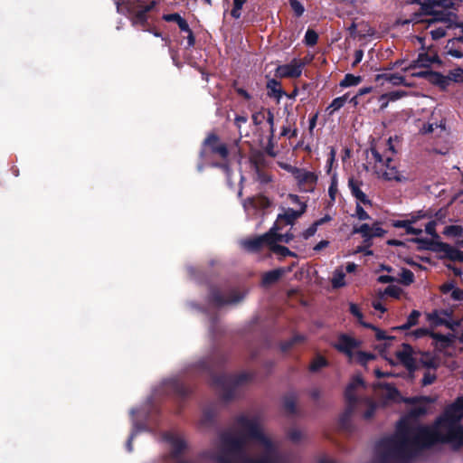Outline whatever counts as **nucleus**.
I'll use <instances>...</instances> for the list:
<instances>
[{
    "instance_id": "c756f323",
    "label": "nucleus",
    "mask_w": 463,
    "mask_h": 463,
    "mask_svg": "<svg viewBox=\"0 0 463 463\" xmlns=\"http://www.w3.org/2000/svg\"><path fill=\"white\" fill-rule=\"evenodd\" d=\"M349 103L348 96L345 95L343 97L336 98L333 100L331 105L328 107V113L333 114L336 112L340 108L344 107L346 103Z\"/></svg>"
},
{
    "instance_id": "2f4dec72",
    "label": "nucleus",
    "mask_w": 463,
    "mask_h": 463,
    "mask_svg": "<svg viewBox=\"0 0 463 463\" xmlns=\"http://www.w3.org/2000/svg\"><path fill=\"white\" fill-rule=\"evenodd\" d=\"M403 95L401 91H393L388 94L383 95L379 101H380V107L383 109L387 106L389 100H396L400 99Z\"/></svg>"
},
{
    "instance_id": "aec40b11",
    "label": "nucleus",
    "mask_w": 463,
    "mask_h": 463,
    "mask_svg": "<svg viewBox=\"0 0 463 463\" xmlns=\"http://www.w3.org/2000/svg\"><path fill=\"white\" fill-rule=\"evenodd\" d=\"M430 337L435 342V347L439 350L449 346L455 340V335L453 334L442 335L432 332L430 334Z\"/></svg>"
},
{
    "instance_id": "5fc2aeb1",
    "label": "nucleus",
    "mask_w": 463,
    "mask_h": 463,
    "mask_svg": "<svg viewBox=\"0 0 463 463\" xmlns=\"http://www.w3.org/2000/svg\"><path fill=\"white\" fill-rule=\"evenodd\" d=\"M118 5V11L122 12L123 11V5H125L128 12L131 13L134 12V5L130 2H125V0H122L121 3H117Z\"/></svg>"
},
{
    "instance_id": "052dcab7",
    "label": "nucleus",
    "mask_w": 463,
    "mask_h": 463,
    "mask_svg": "<svg viewBox=\"0 0 463 463\" xmlns=\"http://www.w3.org/2000/svg\"><path fill=\"white\" fill-rule=\"evenodd\" d=\"M455 284L454 282H448V283H445L443 284L441 287H440V290L443 294H451L452 290L455 288Z\"/></svg>"
},
{
    "instance_id": "a18cd8bd",
    "label": "nucleus",
    "mask_w": 463,
    "mask_h": 463,
    "mask_svg": "<svg viewBox=\"0 0 463 463\" xmlns=\"http://www.w3.org/2000/svg\"><path fill=\"white\" fill-rule=\"evenodd\" d=\"M243 3L244 0H234L233 8L231 12L232 17L237 19L241 16V9L242 7Z\"/></svg>"
},
{
    "instance_id": "37998d69",
    "label": "nucleus",
    "mask_w": 463,
    "mask_h": 463,
    "mask_svg": "<svg viewBox=\"0 0 463 463\" xmlns=\"http://www.w3.org/2000/svg\"><path fill=\"white\" fill-rule=\"evenodd\" d=\"M384 80L393 85H400L403 83V78L399 74H384Z\"/></svg>"
},
{
    "instance_id": "603ef678",
    "label": "nucleus",
    "mask_w": 463,
    "mask_h": 463,
    "mask_svg": "<svg viewBox=\"0 0 463 463\" xmlns=\"http://www.w3.org/2000/svg\"><path fill=\"white\" fill-rule=\"evenodd\" d=\"M288 437L292 441L297 442L302 439L303 433L298 429H292L288 432Z\"/></svg>"
},
{
    "instance_id": "58836bf2",
    "label": "nucleus",
    "mask_w": 463,
    "mask_h": 463,
    "mask_svg": "<svg viewBox=\"0 0 463 463\" xmlns=\"http://www.w3.org/2000/svg\"><path fill=\"white\" fill-rule=\"evenodd\" d=\"M449 83L451 82H462L463 81V70L455 69L449 72L447 75Z\"/></svg>"
},
{
    "instance_id": "ddd939ff",
    "label": "nucleus",
    "mask_w": 463,
    "mask_h": 463,
    "mask_svg": "<svg viewBox=\"0 0 463 463\" xmlns=\"http://www.w3.org/2000/svg\"><path fill=\"white\" fill-rule=\"evenodd\" d=\"M359 344L356 339L347 335H341L335 344V346L338 351L347 355L349 359H353L356 349L359 347Z\"/></svg>"
},
{
    "instance_id": "1a4fd4ad",
    "label": "nucleus",
    "mask_w": 463,
    "mask_h": 463,
    "mask_svg": "<svg viewBox=\"0 0 463 463\" xmlns=\"http://www.w3.org/2000/svg\"><path fill=\"white\" fill-rule=\"evenodd\" d=\"M427 214L420 211L411 214L410 219L393 221L392 226L404 229L407 234L420 235L422 232V228L416 227L414 224L418 220L425 218Z\"/></svg>"
},
{
    "instance_id": "864d4df0",
    "label": "nucleus",
    "mask_w": 463,
    "mask_h": 463,
    "mask_svg": "<svg viewBox=\"0 0 463 463\" xmlns=\"http://www.w3.org/2000/svg\"><path fill=\"white\" fill-rule=\"evenodd\" d=\"M317 228L318 227L314 222L311 226H309L307 229H306L303 232V233H302L303 238L307 240L308 238L314 236L317 231Z\"/></svg>"
},
{
    "instance_id": "39448f33",
    "label": "nucleus",
    "mask_w": 463,
    "mask_h": 463,
    "mask_svg": "<svg viewBox=\"0 0 463 463\" xmlns=\"http://www.w3.org/2000/svg\"><path fill=\"white\" fill-rule=\"evenodd\" d=\"M273 234L274 230L271 232H266L265 234L256 237L254 239L244 241L243 246L249 250L252 251L258 250L259 249L267 246L270 249L272 252L276 253L279 257H296V253L289 250L287 247L274 244V240L272 241Z\"/></svg>"
},
{
    "instance_id": "13d9d810",
    "label": "nucleus",
    "mask_w": 463,
    "mask_h": 463,
    "mask_svg": "<svg viewBox=\"0 0 463 463\" xmlns=\"http://www.w3.org/2000/svg\"><path fill=\"white\" fill-rule=\"evenodd\" d=\"M432 332H430L428 329L426 328H419V329H416L414 330L411 335L415 337V338H420V337H423L425 335H428L431 334Z\"/></svg>"
},
{
    "instance_id": "473e14b6",
    "label": "nucleus",
    "mask_w": 463,
    "mask_h": 463,
    "mask_svg": "<svg viewBox=\"0 0 463 463\" xmlns=\"http://www.w3.org/2000/svg\"><path fill=\"white\" fill-rule=\"evenodd\" d=\"M374 358V355L369 353L361 352L356 349L354 353V356L352 360H355L361 364H366L369 361L373 360Z\"/></svg>"
},
{
    "instance_id": "69168bd1",
    "label": "nucleus",
    "mask_w": 463,
    "mask_h": 463,
    "mask_svg": "<svg viewBox=\"0 0 463 463\" xmlns=\"http://www.w3.org/2000/svg\"><path fill=\"white\" fill-rule=\"evenodd\" d=\"M430 33L433 39H439L445 35L446 32L443 28L439 27L435 30H432Z\"/></svg>"
},
{
    "instance_id": "b1692460",
    "label": "nucleus",
    "mask_w": 463,
    "mask_h": 463,
    "mask_svg": "<svg viewBox=\"0 0 463 463\" xmlns=\"http://www.w3.org/2000/svg\"><path fill=\"white\" fill-rule=\"evenodd\" d=\"M438 61L435 53H420L418 59L414 61L417 67H430L433 62Z\"/></svg>"
},
{
    "instance_id": "774afa93",
    "label": "nucleus",
    "mask_w": 463,
    "mask_h": 463,
    "mask_svg": "<svg viewBox=\"0 0 463 463\" xmlns=\"http://www.w3.org/2000/svg\"><path fill=\"white\" fill-rule=\"evenodd\" d=\"M329 245V241H326V240H322L321 241H319L315 247H314V250L315 251H320L322 250L323 249L326 248L327 246Z\"/></svg>"
},
{
    "instance_id": "f8f14e48",
    "label": "nucleus",
    "mask_w": 463,
    "mask_h": 463,
    "mask_svg": "<svg viewBox=\"0 0 463 463\" xmlns=\"http://www.w3.org/2000/svg\"><path fill=\"white\" fill-rule=\"evenodd\" d=\"M364 383L363 380L356 376L354 377L352 382L348 384V386L345 389V399L348 402V408H347V413L350 414L354 410V407L356 403L358 402L356 392L360 388H364Z\"/></svg>"
},
{
    "instance_id": "bb28decb",
    "label": "nucleus",
    "mask_w": 463,
    "mask_h": 463,
    "mask_svg": "<svg viewBox=\"0 0 463 463\" xmlns=\"http://www.w3.org/2000/svg\"><path fill=\"white\" fill-rule=\"evenodd\" d=\"M420 317V313L418 310H413L407 317L406 323L398 327H395L394 329H399V330L409 329L418 323V319Z\"/></svg>"
},
{
    "instance_id": "c03bdc74",
    "label": "nucleus",
    "mask_w": 463,
    "mask_h": 463,
    "mask_svg": "<svg viewBox=\"0 0 463 463\" xmlns=\"http://www.w3.org/2000/svg\"><path fill=\"white\" fill-rule=\"evenodd\" d=\"M317 33L313 30H307L305 35V42L307 45H314L317 42Z\"/></svg>"
},
{
    "instance_id": "c9c22d12",
    "label": "nucleus",
    "mask_w": 463,
    "mask_h": 463,
    "mask_svg": "<svg viewBox=\"0 0 463 463\" xmlns=\"http://www.w3.org/2000/svg\"><path fill=\"white\" fill-rule=\"evenodd\" d=\"M455 42H450L446 46V53L453 58L460 59L463 57V52L460 49L454 48Z\"/></svg>"
},
{
    "instance_id": "79ce46f5",
    "label": "nucleus",
    "mask_w": 463,
    "mask_h": 463,
    "mask_svg": "<svg viewBox=\"0 0 463 463\" xmlns=\"http://www.w3.org/2000/svg\"><path fill=\"white\" fill-rule=\"evenodd\" d=\"M350 312L352 315H354L358 319V321L364 326H365V327L371 326L370 324H366V323L363 322V315H362L359 307L355 304H350Z\"/></svg>"
},
{
    "instance_id": "f257e3e1",
    "label": "nucleus",
    "mask_w": 463,
    "mask_h": 463,
    "mask_svg": "<svg viewBox=\"0 0 463 463\" xmlns=\"http://www.w3.org/2000/svg\"><path fill=\"white\" fill-rule=\"evenodd\" d=\"M163 439L175 463H203L205 458L216 463H288L277 442L264 431L260 417L251 413L238 415L232 426L221 433L218 444L199 458L180 459L187 449L181 434L169 431Z\"/></svg>"
},
{
    "instance_id": "9d476101",
    "label": "nucleus",
    "mask_w": 463,
    "mask_h": 463,
    "mask_svg": "<svg viewBox=\"0 0 463 463\" xmlns=\"http://www.w3.org/2000/svg\"><path fill=\"white\" fill-rule=\"evenodd\" d=\"M304 65L302 61L294 59L288 64L278 66L276 76L280 78H298L301 75Z\"/></svg>"
},
{
    "instance_id": "bf43d9fd",
    "label": "nucleus",
    "mask_w": 463,
    "mask_h": 463,
    "mask_svg": "<svg viewBox=\"0 0 463 463\" xmlns=\"http://www.w3.org/2000/svg\"><path fill=\"white\" fill-rule=\"evenodd\" d=\"M426 13H431L433 5L431 0H417Z\"/></svg>"
},
{
    "instance_id": "a878e982",
    "label": "nucleus",
    "mask_w": 463,
    "mask_h": 463,
    "mask_svg": "<svg viewBox=\"0 0 463 463\" xmlns=\"http://www.w3.org/2000/svg\"><path fill=\"white\" fill-rule=\"evenodd\" d=\"M163 386H164V392H165V393H170V392L183 393V386L180 384V383L176 379H168V380L164 381Z\"/></svg>"
},
{
    "instance_id": "f3484780",
    "label": "nucleus",
    "mask_w": 463,
    "mask_h": 463,
    "mask_svg": "<svg viewBox=\"0 0 463 463\" xmlns=\"http://www.w3.org/2000/svg\"><path fill=\"white\" fill-rule=\"evenodd\" d=\"M306 207L305 203H300V208L298 210L288 208L285 210L284 213L278 216L275 223L280 226V223L284 222L287 225H292L293 222L305 213Z\"/></svg>"
},
{
    "instance_id": "3c124183",
    "label": "nucleus",
    "mask_w": 463,
    "mask_h": 463,
    "mask_svg": "<svg viewBox=\"0 0 463 463\" xmlns=\"http://www.w3.org/2000/svg\"><path fill=\"white\" fill-rule=\"evenodd\" d=\"M284 407L288 412H295L296 402L293 397H287L284 401Z\"/></svg>"
},
{
    "instance_id": "c85d7f7f",
    "label": "nucleus",
    "mask_w": 463,
    "mask_h": 463,
    "mask_svg": "<svg viewBox=\"0 0 463 463\" xmlns=\"http://www.w3.org/2000/svg\"><path fill=\"white\" fill-rule=\"evenodd\" d=\"M430 80L439 86L442 90H446L449 85L448 76H444L439 73H432L430 75Z\"/></svg>"
},
{
    "instance_id": "393cba45",
    "label": "nucleus",
    "mask_w": 463,
    "mask_h": 463,
    "mask_svg": "<svg viewBox=\"0 0 463 463\" xmlns=\"http://www.w3.org/2000/svg\"><path fill=\"white\" fill-rule=\"evenodd\" d=\"M345 273L344 269L342 267L335 269V271L333 272V276L331 279V283H332L333 288H341V287L345 286Z\"/></svg>"
},
{
    "instance_id": "8fccbe9b",
    "label": "nucleus",
    "mask_w": 463,
    "mask_h": 463,
    "mask_svg": "<svg viewBox=\"0 0 463 463\" xmlns=\"http://www.w3.org/2000/svg\"><path fill=\"white\" fill-rule=\"evenodd\" d=\"M290 7L298 16L304 13V7L298 0H289Z\"/></svg>"
},
{
    "instance_id": "9b49d317",
    "label": "nucleus",
    "mask_w": 463,
    "mask_h": 463,
    "mask_svg": "<svg viewBox=\"0 0 463 463\" xmlns=\"http://www.w3.org/2000/svg\"><path fill=\"white\" fill-rule=\"evenodd\" d=\"M269 204V201L265 197H252L243 203V208L249 218H254Z\"/></svg>"
},
{
    "instance_id": "f704fd0d",
    "label": "nucleus",
    "mask_w": 463,
    "mask_h": 463,
    "mask_svg": "<svg viewBox=\"0 0 463 463\" xmlns=\"http://www.w3.org/2000/svg\"><path fill=\"white\" fill-rule=\"evenodd\" d=\"M214 415H215V411L213 409H210V408L204 409L203 411L201 420H200L201 425H203V426L209 425L212 422V420H213Z\"/></svg>"
},
{
    "instance_id": "de8ad7c7",
    "label": "nucleus",
    "mask_w": 463,
    "mask_h": 463,
    "mask_svg": "<svg viewBox=\"0 0 463 463\" xmlns=\"http://www.w3.org/2000/svg\"><path fill=\"white\" fill-rule=\"evenodd\" d=\"M354 216L361 221L370 219L369 214L364 210L362 205H359V203L356 204Z\"/></svg>"
},
{
    "instance_id": "72a5a7b5",
    "label": "nucleus",
    "mask_w": 463,
    "mask_h": 463,
    "mask_svg": "<svg viewBox=\"0 0 463 463\" xmlns=\"http://www.w3.org/2000/svg\"><path fill=\"white\" fill-rule=\"evenodd\" d=\"M362 81V78L360 76H354L353 74H346L344 80L341 81L340 85L342 87H350L358 85Z\"/></svg>"
},
{
    "instance_id": "7c9ffc66",
    "label": "nucleus",
    "mask_w": 463,
    "mask_h": 463,
    "mask_svg": "<svg viewBox=\"0 0 463 463\" xmlns=\"http://www.w3.org/2000/svg\"><path fill=\"white\" fill-rule=\"evenodd\" d=\"M361 403H363L366 408L364 413V418L366 420L372 418L377 409V403L371 399H364L361 401Z\"/></svg>"
},
{
    "instance_id": "6e6d98bb",
    "label": "nucleus",
    "mask_w": 463,
    "mask_h": 463,
    "mask_svg": "<svg viewBox=\"0 0 463 463\" xmlns=\"http://www.w3.org/2000/svg\"><path fill=\"white\" fill-rule=\"evenodd\" d=\"M449 296L454 300H463V289L455 287V288L452 290Z\"/></svg>"
},
{
    "instance_id": "0eeeda50",
    "label": "nucleus",
    "mask_w": 463,
    "mask_h": 463,
    "mask_svg": "<svg viewBox=\"0 0 463 463\" xmlns=\"http://www.w3.org/2000/svg\"><path fill=\"white\" fill-rule=\"evenodd\" d=\"M427 320L433 326H446L454 330L458 323L452 317V311L449 309H436L426 314Z\"/></svg>"
},
{
    "instance_id": "0e129e2a",
    "label": "nucleus",
    "mask_w": 463,
    "mask_h": 463,
    "mask_svg": "<svg viewBox=\"0 0 463 463\" xmlns=\"http://www.w3.org/2000/svg\"><path fill=\"white\" fill-rule=\"evenodd\" d=\"M370 327L375 331V336L378 340L392 339L393 338V337H388L384 331L377 329V328L373 327L372 325Z\"/></svg>"
},
{
    "instance_id": "4be33fe9",
    "label": "nucleus",
    "mask_w": 463,
    "mask_h": 463,
    "mask_svg": "<svg viewBox=\"0 0 463 463\" xmlns=\"http://www.w3.org/2000/svg\"><path fill=\"white\" fill-rule=\"evenodd\" d=\"M290 268L288 269H276L273 270H270L267 273H265L262 277V283L266 286L270 285L274 282H276L283 274L289 271Z\"/></svg>"
},
{
    "instance_id": "6e6552de",
    "label": "nucleus",
    "mask_w": 463,
    "mask_h": 463,
    "mask_svg": "<svg viewBox=\"0 0 463 463\" xmlns=\"http://www.w3.org/2000/svg\"><path fill=\"white\" fill-rule=\"evenodd\" d=\"M289 172L296 179L302 192H311L314 190L317 181V176L314 172L303 168H290Z\"/></svg>"
},
{
    "instance_id": "338daca9",
    "label": "nucleus",
    "mask_w": 463,
    "mask_h": 463,
    "mask_svg": "<svg viewBox=\"0 0 463 463\" xmlns=\"http://www.w3.org/2000/svg\"><path fill=\"white\" fill-rule=\"evenodd\" d=\"M383 387L386 389L389 398L393 399L397 395V390L391 384H384Z\"/></svg>"
},
{
    "instance_id": "6ab92c4d",
    "label": "nucleus",
    "mask_w": 463,
    "mask_h": 463,
    "mask_svg": "<svg viewBox=\"0 0 463 463\" xmlns=\"http://www.w3.org/2000/svg\"><path fill=\"white\" fill-rule=\"evenodd\" d=\"M130 414L133 420V430L127 442V449L129 452L132 451V439L137 435V433H138L140 430L144 429V427L137 422V419L139 416L144 417L146 413L138 409H132L130 411Z\"/></svg>"
},
{
    "instance_id": "7ed1b4c3",
    "label": "nucleus",
    "mask_w": 463,
    "mask_h": 463,
    "mask_svg": "<svg viewBox=\"0 0 463 463\" xmlns=\"http://www.w3.org/2000/svg\"><path fill=\"white\" fill-rule=\"evenodd\" d=\"M392 138L388 139V149L382 155L375 147L371 148L372 156L375 161L376 173L379 177L386 181L405 182L408 177L399 172L394 166H391V155L395 153L392 144Z\"/></svg>"
},
{
    "instance_id": "680f3d73",
    "label": "nucleus",
    "mask_w": 463,
    "mask_h": 463,
    "mask_svg": "<svg viewBox=\"0 0 463 463\" xmlns=\"http://www.w3.org/2000/svg\"><path fill=\"white\" fill-rule=\"evenodd\" d=\"M385 294L394 298H399L401 294V289L397 287H388L385 289Z\"/></svg>"
},
{
    "instance_id": "20e7f679",
    "label": "nucleus",
    "mask_w": 463,
    "mask_h": 463,
    "mask_svg": "<svg viewBox=\"0 0 463 463\" xmlns=\"http://www.w3.org/2000/svg\"><path fill=\"white\" fill-rule=\"evenodd\" d=\"M228 150L214 134H210L203 142L201 151L202 159L208 165L220 166L229 174V167L226 164Z\"/></svg>"
},
{
    "instance_id": "09e8293b",
    "label": "nucleus",
    "mask_w": 463,
    "mask_h": 463,
    "mask_svg": "<svg viewBox=\"0 0 463 463\" xmlns=\"http://www.w3.org/2000/svg\"><path fill=\"white\" fill-rule=\"evenodd\" d=\"M335 156H336V151H335V147L331 146L329 157L327 159L326 165L327 174H330V172H331V168L335 160Z\"/></svg>"
},
{
    "instance_id": "49530a36",
    "label": "nucleus",
    "mask_w": 463,
    "mask_h": 463,
    "mask_svg": "<svg viewBox=\"0 0 463 463\" xmlns=\"http://www.w3.org/2000/svg\"><path fill=\"white\" fill-rule=\"evenodd\" d=\"M302 341H304V336L300 335H297L293 336L291 340L283 343L281 345V348L283 351H287L295 343L302 342Z\"/></svg>"
},
{
    "instance_id": "e433bc0d",
    "label": "nucleus",
    "mask_w": 463,
    "mask_h": 463,
    "mask_svg": "<svg viewBox=\"0 0 463 463\" xmlns=\"http://www.w3.org/2000/svg\"><path fill=\"white\" fill-rule=\"evenodd\" d=\"M463 229L458 225H449L445 227L444 234L450 237H459L462 235Z\"/></svg>"
},
{
    "instance_id": "dca6fc26",
    "label": "nucleus",
    "mask_w": 463,
    "mask_h": 463,
    "mask_svg": "<svg viewBox=\"0 0 463 463\" xmlns=\"http://www.w3.org/2000/svg\"><path fill=\"white\" fill-rule=\"evenodd\" d=\"M243 295H241L238 291H232L229 293V296H224L219 290H213L212 292V300L214 305L218 307H222L227 304H236L243 298Z\"/></svg>"
},
{
    "instance_id": "a211bd4d",
    "label": "nucleus",
    "mask_w": 463,
    "mask_h": 463,
    "mask_svg": "<svg viewBox=\"0 0 463 463\" xmlns=\"http://www.w3.org/2000/svg\"><path fill=\"white\" fill-rule=\"evenodd\" d=\"M361 183L354 178H350L348 181V187L351 191L352 195L356 199V204L359 205H372V203L368 196L361 190Z\"/></svg>"
},
{
    "instance_id": "ea45409f",
    "label": "nucleus",
    "mask_w": 463,
    "mask_h": 463,
    "mask_svg": "<svg viewBox=\"0 0 463 463\" xmlns=\"http://www.w3.org/2000/svg\"><path fill=\"white\" fill-rule=\"evenodd\" d=\"M414 275L410 269H402L400 274V281L404 285H410L413 282Z\"/></svg>"
},
{
    "instance_id": "423d86ee",
    "label": "nucleus",
    "mask_w": 463,
    "mask_h": 463,
    "mask_svg": "<svg viewBox=\"0 0 463 463\" xmlns=\"http://www.w3.org/2000/svg\"><path fill=\"white\" fill-rule=\"evenodd\" d=\"M250 375L241 373L240 375H221L213 380V383L221 389V395L223 399H232L235 394V389L248 381Z\"/></svg>"
},
{
    "instance_id": "412c9836",
    "label": "nucleus",
    "mask_w": 463,
    "mask_h": 463,
    "mask_svg": "<svg viewBox=\"0 0 463 463\" xmlns=\"http://www.w3.org/2000/svg\"><path fill=\"white\" fill-rule=\"evenodd\" d=\"M445 120L441 118L439 121L435 120L432 122H429L427 125L423 126L420 129L422 134L432 133L436 136H439L441 133L445 131Z\"/></svg>"
},
{
    "instance_id": "2eb2a0df",
    "label": "nucleus",
    "mask_w": 463,
    "mask_h": 463,
    "mask_svg": "<svg viewBox=\"0 0 463 463\" xmlns=\"http://www.w3.org/2000/svg\"><path fill=\"white\" fill-rule=\"evenodd\" d=\"M396 357L399 362L409 371H413L416 367L414 352L411 345L403 344L402 348L396 352Z\"/></svg>"
},
{
    "instance_id": "4d7b16f0",
    "label": "nucleus",
    "mask_w": 463,
    "mask_h": 463,
    "mask_svg": "<svg viewBox=\"0 0 463 463\" xmlns=\"http://www.w3.org/2000/svg\"><path fill=\"white\" fill-rule=\"evenodd\" d=\"M371 90H372L371 88H363V89H361L358 91L356 96H354V97H353L352 99H349V106H354L356 104L357 96H361V95L369 93Z\"/></svg>"
},
{
    "instance_id": "f03ea898",
    "label": "nucleus",
    "mask_w": 463,
    "mask_h": 463,
    "mask_svg": "<svg viewBox=\"0 0 463 463\" xmlns=\"http://www.w3.org/2000/svg\"><path fill=\"white\" fill-rule=\"evenodd\" d=\"M463 395L449 405L433 425L402 420L395 434L383 439L377 449L384 463H409L419 451L437 442L463 445Z\"/></svg>"
},
{
    "instance_id": "5701e85b",
    "label": "nucleus",
    "mask_w": 463,
    "mask_h": 463,
    "mask_svg": "<svg viewBox=\"0 0 463 463\" xmlns=\"http://www.w3.org/2000/svg\"><path fill=\"white\" fill-rule=\"evenodd\" d=\"M280 226L278 223H274L273 227L269 229L268 232H271L274 230V234L272 235V241L274 240V244H278V242H285L288 243L292 239L293 235L291 233H279Z\"/></svg>"
},
{
    "instance_id": "e2e57ef3",
    "label": "nucleus",
    "mask_w": 463,
    "mask_h": 463,
    "mask_svg": "<svg viewBox=\"0 0 463 463\" xmlns=\"http://www.w3.org/2000/svg\"><path fill=\"white\" fill-rule=\"evenodd\" d=\"M435 227H436V222L430 221L425 224V232L429 235H434L435 234Z\"/></svg>"
},
{
    "instance_id": "cd10ccee",
    "label": "nucleus",
    "mask_w": 463,
    "mask_h": 463,
    "mask_svg": "<svg viewBox=\"0 0 463 463\" xmlns=\"http://www.w3.org/2000/svg\"><path fill=\"white\" fill-rule=\"evenodd\" d=\"M165 19L166 21H173L175 22V24H178L179 28L184 32H189V26L186 21L182 18L178 14H171L165 16Z\"/></svg>"
},
{
    "instance_id": "4468645a",
    "label": "nucleus",
    "mask_w": 463,
    "mask_h": 463,
    "mask_svg": "<svg viewBox=\"0 0 463 463\" xmlns=\"http://www.w3.org/2000/svg\"><path fill=\"white\" fill-rule=\"evenodd\" d=\"M354 232L361 234L364 239V242H368L373 238L383 236L385 231L381 227L379 222H374L373 225L364 223L359 227H354Z\"/></svg>"
},
{
    "instance_id": "4c0bfd02",
    "label": "nucleus",
    "mask_w": 463,
    "mask_h": 463,
    "mask_svg": "<svg viewBox=\"0 0 463 463\" xmlns=\"http://www.w3.org/2000/svg\"><path fill=\"white\" fill-rule=\"evenodd\" d=\"M442 251L450 259L455 260L459 255V250L449 245L442 244L441 245Z\"/></svg>"
},
{
    "instance_id": "a19ab883",
    "label": "nucleus",
    "mask_w": 463,
    "mask_h": 463,
    "mask_svg": "<svg viewBox=\"0 0 463 463\" xmlns=\"http://www.w3.org/2000/svg\"><path fill=\"white\" fill-rule=\"evenodd\" d=\"M326 365V360L322 356H317L310 364V370L312 372H317L322 367Z\"/></svg>"
}]
</instances>
